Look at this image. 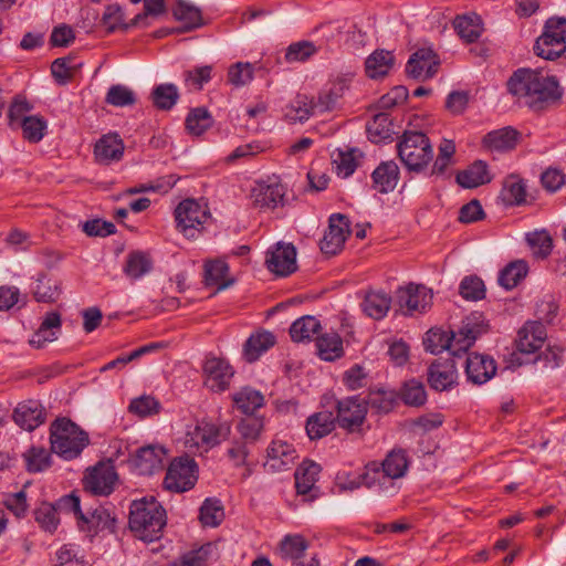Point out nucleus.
Instances as JSON below:
<instances>
[{"label": "nucleus", "mask_w": 566, "mask_h": 566, "mask_svg": "<svg viewBox=\"0 0 566 566\" xmlns=\"http://www.w3.org/2000/svg\"><path fill=\"white\" fill-rule=\"evenodd\" d=\"M51 449L64 460L78 457L88 444V434L66 418L56 419L51 424Z\"/></svg>", "instance_id": "5"}, {"label": "nucleus", "mask_w": 566, "mask_h": 566, "mask_svg": "<svg viewBox=\"0 0 566 566\" xmlns=\"http://www.w3.org/2000/svg\"><path fill=\"white\" fill-rule=\"evenodd\" d=\"M59 505L63 510H70L74 517L83 521L90 528L95 531H109L115 527L116 518L105 507L99 506L84 514L81 510L80 497L74 493L60 499Z\"/></svg>", "instance_id": "12"}, {"label": "nucleus", "mask_w": 566, "mask_h": 566, "mask_svg": "<svg viewBox=\"0 0 566 566\" xmlns=\"http://www.w3.org/2000/svg\"><path fill=\"white\" fill-rule=\"evenodd\" d=\"M265 263L268 269L276 275H290L296 270V250L294 245L277 243L268 251Z\"/></svg>", "instance_id": "21"}, {"label": "nucleus", "mask_w": 566, "mask_h": 566, "mask_svg": "<svg viewBox=\"0 0 566 566\" xmlns=\"http://www.w3.org/2000/svg\"><path fill=\"white\" fill-rule=\"evenodd\" d=\"M117 481L115 468L109 463H98L84 478L85 490L94 495H108Z\"/></svg>", "instance_id": "19"}, {"label": "nucleus", "mask_w": 566, "mask_h": 566, "mask_svg": "<svg viewBox=\"0 0 566 566\" xmlns=\"http://www.w3.org/2000/svg\"><path fill=\"white\" fill-rule=\"evenodd\" d=\"M318 46L312 41H297L291 43L284 54L287 63H304L318 52Z\"/></svg>", "instance_id": "50"}, {"label": "nucleus", "mask_w": 566, "mask_h": 566, "mask_svg": "<svg viewBox=\"0 0 566 566\" xmlns=\"http://www.w3.org/2000/svg\"><path fill=\"white\" fill-rule=\"evenodd\" d=\"M528 265L524 260H517L507 264L499 275V283L506 290L515 287L526 276Z\"/></svg>", "instance_id": "49"}, {"label": "nucleus", "mask_w": 566, "mask_h": 566, "mask_svg": "<svg viewBox=\"0 0 566 566\" xmlns=\"http://www.w3.org/2000/svg\"><path fill=\"white\" fill-rule=\"evenodd\" d=\"M212 117L206 108L197 107L189 112L186 128L192 136H200L212 126Z\"/></svg>", "instance_id": "53"}, {"label": "nucleus", "mask_w": 566, "mask_h": 566, "mask_svg": "<svg viewBox=\"0 0 566 566\" xmlns=\"http://www.w3.org/2000/svg\"><path fill=\"white\" fill-rule=\"evenodd\" d=\"M333 164L338 176L343 178L349 177L357 167L355 151H338L333 157Z\"/></svg>", "instance_id": "64"}, {"label": "nucleus", "mask_w": 566, "mask_h": 566, "mask_svg": "<svg viewBox=\"0 0 566 566\" xmlns=\"http://www.w3.org/2000/svg\"><path fill=\"white\" fill-rule=\"evenodd\" d=\"M200 522L205 527H218L224 518V509L217 499H207L200 507Z\"/></svg>", "instance_id": "48"}, {"label": "nucleus", "mask_w": 566, "mask_h": 566, "mask_svg": "<svg viewBox=\"0 0 566 566\" xmlns=\"http://www.w3.org/2000/svg\"><path fill=\"white\" fill-rule=\"evenodd\" d=\"M254 77V66L249 62H237L228 70V82L241 87L252 82Z\"/></svg>", "instance_id": "58"}, {"label": "nucleus", "mask_w": 566, "mask_h": 566, "mask_svg": "<svg viewBox=\"0 0 566 566\" xmlns=\"http://www.w3.org/2000/svg\"><path fill=\"white\" fill-rule=\"evenodd\" d=\"M298 458L295 447L282 439H274L266 450L264 467L271 472L290 470Z\"/></svg>", "instance_id": "18"}, {"label": "nucleus", "mask_w": 566, "mask_h": 566, "mask_svg": "<svg viewBox=\"0 0 566 566\" xmlns=\"http://www.w3.org/2000/svg\"><path fill=\"white\" fill-rule=\"evenodd\" d=\"M72 514L70 510H63L60 507L59 503L56 506L49 504V503H42L35 511H34V517L35 521L39 523L40 527L43 528H56L60 522V514Z\"/></svg>", "instance_id": "55"}, {"label": "nucleus", "mask_w": 566, "mask_h": 566, "mask_svg": "<svg viewBox=\"0 0 566 566\" xmlns=\"http://www.w3.org/2000/svg\"><path fill=\"white\" fill-rule=\"evenodd\" d=\"M459 292L468 301L482 300L485 295L484 283L478 276H467L461 281Z\"/></svg>", "instance_id": "62"}, {"label": "nucleus", "mask_w": 566, "mask_h": 566, "mask_svg": "<svg viewBox=\"0 0 566 566\" xmlns=\"http://www.w3.org/2000/svg\"><path fill=\"white\" fill-rule=\"evenodd\" d=\"M124 149V143L117 134H107L96 142L94 156L97 163L109 165L122 159Z\"/></svg>", "instance_id": "28"}, {"label": "nucleus", "mask_w": 566, "mask_h": 566, "mask_svg": "<svg viewBox=\"0 0 566 566\" xmlns=\"http://www.w3.org/2000/svg\"><path fill=\"white\" fill-rule=\"evenodd\" d=\"M408 469L406 452L401 449L390 451L380 465L371 463L364 474V483L369 489L394 495L398 491L397 480L401 479Z\"/></svg>", "instance_id": "3"}, {"label": "nucleus", "mask_w": 566, "mask_h": 566, "mask_svg": "<svg viewBox=\"0 0 566 566\" xmlns=\"http://www.w3.org/2000/svg\"><path fill=\"white\" fill-rule=\"evenodd\" d=\"M218 543L219 541L208 542L199 548L191 549L172 562L170 566H208L210 560L219 557Z\"/></svg>", "instance_id": "32"}, {"label": "nucleus", "mask_w": 566, "mask_h": 566, "mask_svg": "<svg viewBox=\"0 0 566 566\" xmlns=\"http://www.w3.org/2000/svg\"><path fill=\"white\" fill-rule=\"evenodd\" d=\"M319 472V464L310 460L303 461L296 469L295 489L303 502L311 503L319 497V489L316 486Z\"/></svg>", "instance_id": "14"}, {"label": "nucleus", "mask_w": 566, "mask_h": 566, "mask_svg": "<svg viewBox=\"0 0 566 566\" xmlns=\"http://www.w3.org/2000/svg\"><path fill=\"white\" fill-rule=\"evenodd\" d=\"M308 547L307 541L300 534H287L280 543V554L285 559L301 558Z\"/></svg>", "instance_id": "54"}, {"label": "nucleus", "mask_w": 566, "mask_h": 566, "mask_svg": "<svg viewBox=\"0 0 566 566\" xmlns=\"http://www.w3.org/2000/svg\"><path fill=\"white\" fill-rule=\"evenodd\" d=\"M366 130L369 140L375 144L391 139L394 129L389 115L387 113L376 114L373 119L367 123Z\"/></svg>", "instance_id": "44"}, {"label": "nucleus", "mask_w": 566, "mask_h": 566, "mask_svg": "<svg viewBox=\"0 0 566 566\" xmlns=\"http://www.w3.org/2000/svg\"><path fill=\"white\" fill-rule=\"evenodd\" d=\"M457 379L458 370L453 359L436 360L428 369V381L434 390H449L457 384Z\"/></svg>", "instance_id": "22"}, {"label": "nucleus", "mask_w": 566, "mask_h": 566, "mask_svg": "<svg viewBox=\"0 0 566 566\" xmlns=\"http://www.w3.org/2000/svg\"><path fill=\"white\" fill-rule=\"evenodd\" d=\"M62 327L61 315L57 312H49L43 317L39 328L29 339V344L34 348H43L48 343L57 339Z\"/></svg>", "instance_id": "26"}, {"label": "nucleus", "mask_w": 566, "mask_h": 566, "mask_svg": "<svg viewBox=\"0 0 566 566\" xmlns=\"http://www.w3.org/2000/svg\"><path fill=\"white\" fill-rule=\"evenodd\" d=\"M318 356L326 361H333L344 354L343 340L335 332L324 333L316 338Z\"/></svg>", "instance_id": "39"}, {"label": "nucleus", "mask_w": 566, "mask_h": 566, "mask_svg": "<svg viewBox=\"0 0 566 566\" xmlns=\"http://www.w3.org/2000/svg\"><path fill=\"white\" fill-rule=\"evenodd\" d=\"M507 91L520 102L533 108L556 103L563 91L554 76L539 71L520 69L507 81Z\"/></svg>", "instance_id": "1"}, {"label": "nucleus", "mask_w": 566, "mask_h": 566, "mask_svg": "<svg viewBox=\"0 0 566 566\" xmlns=\"http://www.w3.org/2000/svg\"><path fill=\"white\" fill-rule=\"evenodd\" d=\"M172 15L184 23L185 31H191L203 25L201 10L185 0H178L172 9Z\"/></svg>", "instance_id": "37"}, {"label": "nucleus", "mask_w": 566, "mask_h": 566, "mask_svg": "<svg viewBox=\"0 0 566 566\" xmlns=\"http://www.w3.org/2000/svg\"><path fill=\"white\" fill-rule=\"evenodd\" d=\"M350 234V226L348 219L340 213L329 217L328 228L319 242L321 251L327 255L338 253Z\"/></svg>", "instance_id": "13"}, {"label": "nucleus", "mask_w": 566, "mask_h": 566, "mask_svg": "<svg viewBox=\"0 0 566 566\" xmlns=\"http://www.w3.org/2000/svg\"><path fill=\"white\" fill-rule=\"evenodd\" d=\"M229 266L224 260L208 261L205 264V281L209 286H217V291L229 287L233 280H227Z\"/></svg>", "instance_id": "40"}, {"label": "nucleus", "mask_w": 566, "mask_h": 566, "mask_svg": "<svg viewBox=\"0 0 566 566\" xmlns=\"http://www.w3.org/2000/svg\"><path fill=\"white\" fill-rule=\"evenodd\" d=\"M198 467L188 455L176 458L169 465L164 485L167 490L182 493L192 489L197 482Z\"/></svg>", "instance_id": "11"}, {"label": "nucleus", "mask_w": 566, "mask_h": 566, "mask_svg": "<svg viewBox=\"0 0 566 566\" xmlns=\"http://www.w3.org/2000/svg\"><path fill=\"white\" fill-rule=\"evenodd\" d=\"M374 188L381 193L392 191L398 182L399 170L394 161L381 163L371 175Z\"/></svg>", "instance_id": "36"}, {"label": "nucleus", "mask_w": 566, "mask_h": 566, "mask_svg": "<svg viewBox=\"0 0 566 566\" xmlns=\"http://www.w3.org/2000/svg\"><path fill=\"white\" fill-rule=\"evenodd\" d=\"M547 334L543 324L527 322L517 334L516 347L521 353L532 354L542 348Z\"/></svg>", "instance_id": "24"}, {"label": "nucleus", "mask_w": 566, "mask_h": 566, "mask_svg": "<svg viewBox=\"0 0 566 566\" xmlns=\"http://www.w3.org/2000/svg\"><path fill=\"white\" fill-rule=\"evenodd\" d=\"M33 294L38 302H53L60 295L59 282L46 276H41L36 280Z\"/></svg>", "instance_id": "60"}, {"label": "nucleus", "mask_w": 566, "mask_h": 566, "mask_svg": "<svg viewBox=\"0 0 566 566\" xmlns=\"http://www.w3.org/2000/svg\"><path fill=\"white\" fill-rule=\"evenodd\" d=\"M105 102L116 107H125L135 104L136 96L134 91L129 87L122 84H115L108 88Z\"/></svg>", "instance_id": "59"}, {"label": "nucleus", "mask_w": 566, "mask_h": 566, "mask_svg": "<svg viewBox=\"0 0 566 566\" xmlns=\"http://www.w3.org/2000/svg\"><path fill=\"white\" fill-rule=\"evenodd\" d=\"M315 113H317L315 101L306 95H297L295 99L285 107L284 116L291 123H303Z\"/></svg>", "instance_id": "38"}, {"label": "nucleus", "mask_w": 566, "mask_h": 566, "mask_svg": "<svg viewBox=\"0 0 566 566\" xmlns=\"http://www.w3.org/2000/svg\"><path fill=\"white\" fill-rule=\"evenodd\" d=\"M321 331V323L314 316H302L292 323L290 335L293 342H310Z\"/></svg>", "instance_id": "41"}, {"label": "nucleus", "mask_w": 566, "mask_h": 566, "mask_svg": "<svg viewBox=\"0 0 566 566\" xmlns=\"http://www.w3.org/2000/svg\"><path fill=\"white\" fill-rule=\"evenodd\" d=\"M165 451L163 448L147 446L140 448L133 459L135 470L142 475H150L163 467Z\"/></svg>", "instance_id": "29"}, {"label": "nucleus", "mask_w": 566, "mask_h": 566, "mask_svg": "<svg viewBox=\"0 0 566 566\" xmlns=\"http://www.w3.org/2000/svg\"><path fill=\"white\" fill-rule=\"evenodd\" d=\"M526 241L537 258H546L553 249V241L545 230L526 234Z\"/></svg>", "instance_id": "61"}, {"label": "nucleus", "mask_w": 566, "mask_h": 566, "mask_svg": "<svg viewBox=\"0 0 566 566\" xmlns=\"http://www.w3.org/2000/svg\"><path fill=\"white\" fill-rule=\"evenodd\" d=\"M285 187L279 182L259 184L252 189L251 199L255 207L261 209H275L284 205Z\"/></svg>", "instance_id": "25"}, {"label": "nucleus", "mask_w": 566, "mask_h": 566, "mask_svg": "<svg viewBox=\"0 0 566 566\" xmlns=\"http://www.w3.org/2000/svg\"><path fill=\"white\" fill-rule=\"evenodd\" d=\"M396 298L399 308L403 314L423 312L432 301L431 291L422 285L409 284L396 291Z\"/></svg>", "instance_id": "17"}, {"label": "nucleus", "mask_w": 566, "mask_h": 566, "mask_svg": "<svg viewBox=\"0 0 566 566\" xmlns=\"http://www.w3.org/2000/svg\"><path fill=\"white\" fill-rule=\"evenodd\" d=\"M160 409V402L155 397L148 395L134 398L128 406V411L138 418L155 416L159 413Z\"/></svg>", "instance_id": "56"}, {"label": "nucleus", "mask_w": 566, "mask_h": 566, "mask_svg": "<svg viewBox=\"0 0 566 566\" xmlns=\"http://www.w3.org/2000/svg\"><path fill=\"white\" fill-rule=\"evenodd\" d=\"M526 189L524 182L515 176L505 179L501 198L506 206H516L525 201Z\"/></svg>", "instance_id": "51"}, {"label": "nucleus", "mask_w": 566, "mask_h": 566, "mask_svg": "<svg viewBox=\"0 0 566 566\" xmlns=\"http://www.w3.org/2000/svg\"><path fill=\"white\" fill-rule=\"evenodd\" d=\"M150 97L158 109L168 111L176 105L179 92L175 84H159L153 90Z\"/></svg>", "instance_id": "46"}, {"label": "nucleus", "mask_w": 566, "mask_h": 566, "mask_svg": "<svg viewBox=\"0 0 566 566\" xmlns=\"http://www.w3.org/2000/svg\"><path fill=\"white\" fill-rule=\"evenodd\" d=\"M209 218L207 206L195 199H186L175 209L177 229L189 239L197 238Z\"/></svg>", "instance_id": "9"}, {"label": "nucleus", "mask_w": 566, "mask_h": 566, "mask_svg": "<svg viewBox=\"0 0 566 566\" xmlns=\"http://www.w3.org/2000/svg\"><path fill=\"white\" fill-rule=\"evenodd\" d=\"M81 64L75 63L73 57H59L51 65V73L59 85H65L72 81Z\"/></svg>", "instance_id": "52"}, {"label": "nucleus", "mask_w": 566, "mask_h": 566, "mask_svg": "<svg viewBox=\"0 0 566 566\" xmlns=\"http://www.w3.org/2000/svg\"><path fill=\"white\" fill-rule=\"evenodd\" d=\"M230 433L231 426L228 421H201L188 427L184 446L188 453L203 455L212 448L228 440Z\"/></svg>", "instance_id": "4"}, {"label": "nucleus", "mask_w": 566, "mask_h": 566, "mask_svg": "<svg viewBox=\"0 0 566 566\" xmlns=\"http://www.w3.org/2000/svg\"><path fill=\"white\" fill-rule=\"evenodd\" d=\"M391 297L381 291H369L360 304L363 312L370 318L381 319L390 310Z\"/></svg>", "instance_id": "33"}, {"label": "nucleus", "mask_w": 566, "mask_h": 566, "mask_svg": "<svg viewBox=\"0 0 566 566\" xmlns=\"http://www.w3.org/2000/svg\"><path fill=\"white\" fill-rule=\"evenodd\" d=\"M150 270L151 261L145 253L137 251L128 254L124 271L129 277L137 280Z\"/></svg>", "instance_id": "57"}, {"label": "nucleus", "mask_w": 566, "mask_h": 566, "mask_svg": "<svg viewBox=\"0 0 566 566\" xmlns=\"http://www.w3.org/2000/svg\"><path fill=\"white\" fill-rule=\"evenodd\" d=\"M335 427V418L331 411H319L307 419L306 432L310 439H321L327 436Z\"/></svg>", "instance_id": "43"}, {"label": "nucleus", "mask_w": 566, "mask_h": 566, "mask_svg": "<svg viewBox=\"0 0 566 566\" xmlns=\"http://www.w3.org/2000/svg\"><path fill=\"white\" fill-rule=\"evenodd\" d=\"M355 75L354 71H346L331 77L315 99L317 113L322 114L338 108Z\"/></svg>", "instance_id": "10"}, {"label": "nucleus", "mask_w": 566, "mask_h": 566, "mask_svg": "<svg viewBox=\"0 0 566 566\" xmlns=\"http://www.w3.org/2000/svg\"><path fill=\"white\" fill-rule=\"evenodd\" d=\"M535 53L546 60H554L566 51V19L552 18L534 45Z\"/></svg>", "instance_id": "8"}, {"label": "nucleus", "mask_w": 566, "mask_h": 566, "mask_svg": "<svg viewBox=\"0 0 566 566\" xmlns=\"http://www.w3.org/2000/svg\"><path fill=\"white\" fill-rule=\"evenodd\" d=\"M453 25L459 36L467 42H474L482 33L481 20L476 14L458 17Z\"/></svg>", "instance_id": "47"}, {"label": "nucleus", "mask_w": 566, "mask_h": 566, "mask_svg": "<svg viewBox=\"0 0 566 566\" xmlns=\"http://www.w3.org/2000/svg\"><path fill=\"white\" fill-rule=\"evenodd\" d=\"M167 522L166 511L154 499L134 501L129 512L130 531H163Z\"/></svg>", "instance_id": "7"}, {"label": "nucleus", "mask_w": 566, "mask_h": 566, "mask_svg": "<svg viewBox=\"0 0 566 566\" xmlns=\"http://www.w3.org/2000/svg\"><path fill=\"white\" fill-rule=\"evenodd\" d=\"M518 133L512 127H503L488 133L483 139V148L490 153L502 154L512 150L517 144Z\"/></svg>", "instance_id": "30"}, {"label": "nucleus", "mask_w": 566, "mask_h": 566, "mask_svg": "<svg viewBox=\"0 0 566 566\" xmlns=\"http://www.w3.org/2000/svg\"><path fill=\"white\" fill-rule=\"evenodd\" d=\"M166 11L167 7L165 0H144L143 12L136 14L125 28H148L151 25L154 19L165 14Z\"/></svg>", "instance_id": "42"}, {"label": "nucleus", "mask_w": 566, "mask_h": 566, "mask_svg": "<svg viewBox=\"0 0 566 566\" xmlns=\"http://www.w3.org/2000/svg\"><path fill=\"white\" fill-rule=\"evenodd\" d=\"M395 63L390 51L376 50L365 61V72L369 78L376 80L386 76Z\"/></svg>", "instance_id": "35"}, {"label": "nucleus", "mask_w": 566, "mask_h": 566, "mask_svg": "<svg viewBox=\"0 0 566 566\" xmlns=\"http://www.w3.org/2000/svg\"><path fill=\"white\" fill-rule=\"evenodd\" d=\"M367 413V403L358 397H347L337 401V420L339 427L355 432L360 429Z\"/></svg>", "instance_id": "15"}, {"label": "nucleus", "mask_w": 566, "mask_h": 566, "mask_svg": "<svg viewBox=\"0 0 566 566\" xmlns=\"http://www.w3.org/2000/svg\"><path fill=\"white\" fill-rule=\"evenodd\" d=\"M13 419L22 429L32 431L44 422L45 410L40 401L29 399L15 407Z\"/></svg>", "instance_id": "23"}, {"label": "nucleus", "mask_w": 566, "mask_h": 566, "mask_svg": "<svg viewBox=\"0 0 566 566\" xmlns=\"http://www.w3.org/2000/svg\"><path fill=\"white\" fill-rule=\"evenodd\" d=\"M439 63V59L431 48H420L410 55L406 72L409 76L423 81L437 73Z\"/></svg>", "instance_id": "20"}, {"label": "nucleus", "mask_w": 566, "mask_h": 566, "mask_svg": "<svg viewBox=\"0 0 566 566\" xmlns=\"http://www.w3.org/2000/svg\"><path fill=\"white\" fill-rule=\"evenodd\" d=\"M233 401L243 413H253L264 403L263 395L250 387H244L233 396Z\"/></svg>", "instance_id": "45"}, {"label": "nucleus", "mask_w": 566, "mask_h": 566, "mask_svg": "<svg viewBox=\"0 0 566 566\" xmlns=\"http://www.w3.org/2000/svg\"><path fill=\"white\" fill-rule=\"evenodd\" d=\"M275 336L266 331L252 334L244 343L243 356L247 361L253 363L260 358L262 354L273 347Z\"/></svg>", "instance_id": "34"}, {"label": "nucleus", "mask_w": 566, "mask_h": 566, "mask_svg": "<svg viewBox=\"0 0 566 566\" xmlns=\"http://www.w3.org/2000/svg\"><path fill=\"white\" fill-rule=\"evenodd\" d=\"M488 164L483 160H475L468 168L457 174V182L465 189L476 188L489 184L492 180Z\"/></svg>", "instance_id": "31"}, {"label": "nucleus", "mask_w": 566, "mask_h": 566, "mask_svg": "<svg viewBox=\"0 0 566 566\" xmlns=\"http://www.w3.org/2000/svg\"><path fill=\"white\" fill-rule=\"evenodd\" d=\"M202 369L206 387L217 392L226 390L234 375L230 364L226 359L216 356L207 357Z\"/></svg>", "instance_id": "16"}, {"label": "nucleus", "mask_w": 566, "mask_h": 566, "mask_svg": "<svg viewBox=\"0 0 566 566\" xmlns=\"http://www.w3.org/2000/svg\"><path fill=\"white\" fill-rule=\"evenodd\" d=\"M401 398L405 403L418 407L426 402L427 394L420 381L409 380L401 389Z\"/></svg>", "instance_id": "63"}, {"label": "nucleus", "mask_w": 566, "mask_h": 566, "mask_svg": "<svg viewBox=\"0 0 566 566\" xmlns=\"http://www.w3.org/2000/svg\"><path fill=\"white\" fill-rule=\"evenodd\" d=\"M397 149L402 164L416 172L422 171L433 157L430 140L421 132L405 133Z\"/></svg>", "instance_id": "6"}, {"label": "nucleus", "mask_w": 566, "mask_h": 566, "mask_svg": "<svg viewBox=\"0 0 566 566\" xmlns=\"http://www.w3.org/2000/svg\"><path fill=\"white\" fill-rule=\"evenodd\" d=\"M496 371L495 363L489 356L470 354L465 360L468 379L473 384L482 385L490 380Z\"/></svg>", "instance_id": "27"}, {"label": "nucleus", "mask_w": 566, "mask_h": 566, "mask_svg": "<svg viewBox=\"0 0 566 566\" xmlns=\"http://www.w3.org/2000/svg\"><path fill=\"white\" fill-rule=\"evenodd\" d=\"M480 318V315L467 317L461 327L450 334L441 331H429L424 339L426 349L431 354H439L448 349L454 356L461 352H467L484 332Z\"/></svg>", "instance_id": "2"}]
</instances>
